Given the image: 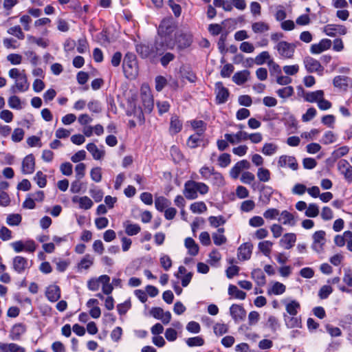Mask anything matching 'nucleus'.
<instances>
[{
  "instance_id": "obj_38",
  "label": "nucleus",
  "mask_w": 352,
  "mask_h": 352,
  "mask_svg": "<svg viewBox=\"0 0 352 352\" xmlns=\"http://www.w3.org/2000/svg\"><path fill=\"white\" fill-rule=\"evenodd\" d=\"M0 350L2 352H25V348L15 343L0 342Z\"/></svg>"
},
{
  "instance_id": "obj_9",
  "label": "nucleus",
  "mask_w": 352,
  "mask_h": 352,
  "mask_svg": "<svg viewBox=\"0 0 352 352\" xmlns=\"http://www.w3.org/2000/svg\"><path fill=\"white\" fill-rule=\"evenodd\" d=\"M323 32L331 37L338 35H344L346 33V28L342 25L328 24L322 28Z\"/></svg>"
},
{
  "instance_id": "obj_35",
  "label": "nucleus",
  "mask_w": 352,
  "mask_h": 352,
  "mask_svg": "<svg viewBox=\"0 0 352 352\" xmlns=\"http://www.w3.org/2000/svg\"><path fill=\"white\" fill-rule=\"evenodd\" d=\"M284 320L287 328H300L302 327L301 319L296 316L284 315Z\"/></svg>"
},
{
  "instance_id": "obj_57",
  "label": "nucleus",
  "mask_w": 352,
  "mask_h": 352,
  "mask_svg": "<svg viewBox=\"0 0 352 352\" xmlns=\"http://www.w3.org/2000/svg\"><path fill=\"white\" fill-rule=\"evenodd\" d=\"M214 333L217 336H221L228 331V327L224 323H215L213 326Z\"/></svg>"
},
{
  "instance_id": "obj_17",
  "label": "nucleus",
  "mask_w": 352,
  "mask_h": 352,
  "mask_svg": "<svg viewBox=\"0 0 352 352\" xmlns=\"http://www.w3.org/2000/svg\"><path fill=\"white\" fill-rule=\"evenodd\" d=\"M250 167V164L248 161L245 160H241L236 163L234 166L230 169V175L233 179H236L243 170L248 169Z\"/></svg>"
},
{
  "instance_id": "obj_44",
  "label": "nucleus",
  "mask_w": 352,
  "mask_h": 352,
  "mask_svg": "<svg viewBox=\"0 0 352 352\" xmlns=\"http://www.w3.org/2000/svg\"><path fill=\"white\" fill-rule=\"evenodd\" d=\"M94 258L91 254H85L78 263V269L88 270L94 264Z\"/></svg>"
},
{
  "instance_id": "obj_5",
  "label": "nucleus",
  "mask_w": 352,
  "mask_h": 352,
  "mask_svg": "<svg viewBox=\"0 0 352 352\" xmlns=\"http://www.w3.org/2000/svg\"><path fill=\"white\" fill-rule=\"evenodd\" d=\"M175 29V23L172 19H164L160 23L158 28V34L162 39L166 41Z\"/></svg>"
},
{
  "instance_id": "obj_28",
  "label": "nucleus",
  "mask_w": 352,
  "mask_h": 352,
  "mask_svg": "<svg viewBox=\"0 0 352 352\" xmlns=\"http://www.w3.org/2000/svg\"><path fill=\"white\" fill-rule=\"evenodd\" d=\"M86 148L96 160H100L103 159L105 155L104 150L99 148L94 143L87 144Z\"/></svg>"
},
{
  "instance_id": "obj_53",
  "label": "nucleus",
  "mask_w": 352,
  "mask_h": 352,
  "mask_svg": "<svg viewBox=\"0 0 352 352\" xmlns=\"http://www.w3.org/2000/svg\"><path fill=\"white\" fill-rule=\"evenodd\" d=\"M221 259L220 252L217 250H213L208 255V263L212 266H217Z\"/></svg>"
},
{
  "instance_id": "obj_30",
  "label": "nucleus",
  "mask_w": 352,
  "mask_h": 352,
  "mask_svg": "<svg viewBox=\"0 0 352 352\" xmlns=\"http://www.w3.org/2000/svg\"><path fill=\"white\" fill-rule=\"evenodd\" d=\"M8 104L10 109L21 110L25 107L26 102L22 100L19 96L14 94L8 98Z\"/></svg>"
},
{
  "instance_id": "obj_55",
  "label": "nucleus",
  "mask_w": 352,
  "mask_h": 352,
  "mask_svg": "<svg viewBox=\"0 0 352 352\" xmlns=\"http://www.w3.org/2000/svg\"><path fill=\"white\" fill-rule=\"evenodd\" d=\"M270 172L268 169L263 167L258 168L256 175L259 181L262 182H269L270 179Z\"/></svg>"
},
{
  "instance_id": "obj_13",
  "label": "nucleus",
  "mask_w": 352,
  "mask_h": 352,
  "mask_svg": "<svg viewBox=\"0 0 352 352\" xmlns=\"http://www.w3.org/2000/svg\"><path fill=\"white\" fill-rule=\"evenodd\" d=\"M136 51L142 58H148L152 60L155 58L153 44L137 45Z\"/></svg>"
},
{
  "instance_id": "obj_7",
  "label": "nucleus",
  "mask_w": 352,
  "mask_h": 352,
  "mask_svg": "<svg viewBox=\"0 0 352 352\" xmlns=\"http://www.w3.org/2000/svg\"><path fill=\"white\" fill-rule=\"evenodd\" d=\"M278 166L280 168H289L292 170H296L298 168V164L294 156L283 155L278 159Z\"/></svg>"
},
{
  "instance_id": "obj_25",
  "label": "nucleus",
  "mask_w": 352,
  "mask_h": 352,
  "mask_svg": "<svg viewBox=\"0 0 352 352\" xmlns=\"http://www.w3.org/2000/svg\"><path fill=\"white\" fill-rule=\"evenodd\" d=\"M282 302L285 305L286 311L289 316H296L300 308V303L296 300H283Z\"/></svg>"
},
{
  "instance_id": "obj_19",
  "label": "nucleus",
  "mask_w": 352,
  "mask_h": 352,
  "mask_svg": "<svg viewBox=\"0 0 352 352\" xmlns=\"http://www.w3.org/2000/svg\"><path fill=\"white\" fill-rule=\"evenodd\" d=\"M331 45V40L328 38H323L318 43L313 44L310 47V52L312 54H320L322 52L329 49Z\"/></svg>"
},
{
  "instance_id": "obj_15",
  "label": "nucleus",
  "mask_w": 352,
  "mask_h": 352,
  "mask_svg": "<svg viewBox=\"0 0 352 352\" xmlns=\"http://www.w3.org/2000/svg\"><path fill=\"white\" fill-rule=\"evenodd\" d=\"M252 245L250 243L241 244L237 251L238 258L241 261L249 260L252 255Z\"/></svg>"
},
{
  "instance_id": "obj_27",
  "label": "nucleus",
  "mask_w": 352,
  "mask_h": 352,
  "mask_svg": "<svg viewBox=\"0 0 352 352\" xmlns=\"http://www.w3.org/2000/svg\"><path fill=\"white\" fill-rule=\"evenodd\" d=\"M230 313L232 318L236 321L242 320L245 317V311L239 305L234 304L230 307Z\"/></svg>"
},
{
  "instance_id": "obj_26",
  "label": "nucleus",
  "mask_w": 352,
  "mask_h": 352,
  "mask_svg": "<svg viewBox=\"0 0 352 352\" xmlns=\"http://www.w3.org/2000/svg\"><path fill=\"white\" fill-rule=\"evenodd\" d=\"M269 65H273L274 69L279 68V66L274 63L268 52L264 51L258 54L255 58V63L261 65L267 63Z\"/></svg>"
},
{
  "instance_id": "obj_64",
  "label": "nucleus",
  "mask_w": 352,
  "mask_h": 352,
  "mask_svg": "<svg viewBox=\"0 0 352 352\" xmlns=\"http://www.w3.org/2000/svg\"><path fill=\"white\" fill-rule=\"evenodd\" d=\"M7 32L9 34H11L12 36H16L17 38L19 39H21V40H23L25 38V34L24 33L22 32V30L20 26L19 25H16V26H14V27H11L8 30H7Z\"/></svg>"
},
{
  "instance_id": "obj_4",
  "label": "nucleus",
  "mask_w": 352,
  "mask_h": 352,
  "mask_svg": "<svg viewBox=\"0 0 352 352\" xmlns=\"http://www.w3.org/2000/svg\"><path fill=\"white\" fill-rule=\"evenodd\" d=\"M10 246L16 253H19L23 251L32 253L36 249V245L32 239L16 241L11 243Z\"/></svg>"
},
{
  "instance_id": "obj_2",
  "label": "nucleus",
  "mask_w": 352,
  "mask_h": 352,
  "mask_svg": "<svg viewBox=\"0 0 352 352\" xmlns=\"http://www.w3.org/2000/svg\"><path fill=\"white\" fill-rule=\"evenodd\" d=\"M123 71L128 78H134L138 72V64L135 56L128 53L125 55L123 60Z\"/></svg>"
},
{
  "instance_id": "obj_32",
  "label": "nucleus",
  "mask_w": 352,
  "mask_h": 352,
  "mask_svg": "<svg viewBox=\"0 0 352 352\" xmlns=\"http://www.w3.org/2000/svg\"><path fill=\"white\" fill-rule=\"evenodd\" d=\"M351 82V78L344 76H337L333 80L334 87L342 90H346Z\"/></svg>"
},
{
  "instance_id": "obj_40",
  "label": "nucleus",
  "mask_w": 352,
  "mask_h": 352,
  "mask_svg": "<svg viewBox=\"0 0 352 352\" xmlns=\"http://www.w3.org/2000/svg\"><path fill=\"white\" fill-rule=\"evenodd\" d=\"M352 235V232L351 231H345L342 234H338L334 237V243L340 248H342L346 245L347 241L350 239L351 236Z\"/></svg>"
},
{
  "instance_id": "obj_50",
  "label": "nucleus",
  "mask_w": 352,
  "mask_h": 352,
  "mask_svg": "<svg viewBox=\"0 0 352 352\" xmlns=\"http://www.w3.org/2000/svg\"><path fill=\"white\" fill-rule=\"evenodd\" d=\"M170 205V201L164 197H158L155 200L156 209L161 212L165 210Z\"/></svg>"
},
{
  "instance_id": "obj_37",
  "label": "nucleus",
  "mask_w": 352,
  "mask_h": 352,
  "mask_svg": "<svg viewBox=\"0 0 352 352\" xmlns=\"http://www.w3.org/2000/svg\"><path fill=\"white\" fill-rule=\"evenodd\" d=\"M286 287L284 284L275 281L271 283L270 287L267 289V294L269 295H281L285 293Z\"/></svg>"
},
{
  "instance_id": "obj_42",
  "label": "nucleus",
  "mask_w": 352,
  "mask_h": 352,
  "mask_svg": "<svg viewBox=\"0 0 352 352\" xmlns=\"http://www.w3.org/2000/svg\"><path fill=\"white\" fill-rule=\"evenodd\" d=\"M250 72L248 70H243L238 72L232 76V80L238 85L244 84L248 79Z\"/></svg>"
},
{
  "instance_id": "obj_36",
  "label": "nucleus",
  "mask_w": 352,
  "mask_h": 352,
  "mask_svg": "<svg viewBox=\"0 0 352 352\" xmlns=\"http://www.w3.org/2000/svg\"><path fill=\"white\" fill-rule=\"evenodd\" d=\"M123 227L125 232L129 236H134L138 234L140 230V226L137 223H133L130 221H125L123 222Z\"/></svg>"
},
{
  "instance_id": "obj_33",
  "label": "nucleus",
  "mask_w": 352,
  "mask_h": 352,
  "mask_svg": "<svg viewBox=\"0 0 352 352\" xmlns=\"http://www.w3.org/2000/svg\"><path fill=\"white\" fill-rule=\"evenodd\" d=\"M184 246L188 250V254L192 256L198 254L199 248L195 240L191 237H187L184 240Z\"/></svg>"
},
{
  "instance_id": "obj_22",
  "label": "nucleus",
  "mask_w": 352,
  "mask_h": 352,
  "mask_svg": "<svg viewBox=\"0 0 352 352\" xmlns=\"http://www.w3.org/2000/svg\"><path fill=\"white\" fill-rule=\"evenodd\" d=\"M296 241V235L294 233H286L280 239L279 244L284 249L289 250Z\"/></svg>"
},
{
  "instance_id": "obj_48",
  "label": "nucleus",
  "mask_w": 352,
  "mask_h": 352,
  "mask_svg": "<svg viewBox=\"0 0 352 352\" xmlns=\"http://www.w3.org/2000/svg\"><path fill=\"white\" fill-rule=\"evenodd\" d=\"M203 135L195 133L191 135L187 140L186 144L190 148H195L200 145L202 142Z\"/></svg>"
},
{
  "instance_id": "obj_60",
  "label": "nucleus",
  "mask_w": 352,
  "mask_h": 352,
  "mask_svg": "<svg viewBox=\"0 0 352 352\" xmlns=\"http://www.w3.org/2000/svg\"><path fill=\"white\" fill-rule=\"evenodd\" d=\"M22 217L19 214H11L7 217L6 223L10 226H19Z\"/></svg>"
},
{
  "instance_id": "obj_18",
  "label": "nucleus",
  "mask_w": 352,
  "mask_h": 352,
  "mask_svg": "<svg viewBox=\"0 0 352 352\" xmlns=\"http://www.w3.org/2000/svg\"><path fill=\"white\" fill-rule=\"evenodd\" d=\"M192 41V36L190 32H180L176 36V43L179 48L189 47Z\"/></svg>"
},
{
  "instance_id": "obj_20",
  "label": "nucleus",
  "mask_w": 352,
  "mask_h": 352,
  "mask_svg": "<svg viewBox=\"0 0 352 352\" xmlns=\"http://www.w3.org/2000/svg\"><path fill=\"white\" fill-rule=\"evenodd\" d=\"M216 98L219 104L224 103L227 101L229 96L228 89L223 87V84L220 82H217L215 85Z\"/></svg>"
},
{
  "instance_id": "obj_24",
  "label": "nucleus",
  "mask_w": 352,
  "mask_h": 352,
  "mask_svg": "<svg viewBox=\"0 0 352 352\" xmlns=\"http://www.w3.org/2000/svg\"><path fill=\"white\" fill-rule=\"evenodd\" d=\"M323 96H324V93L322 90L303 92L304 100L311 103L316 102L318 104Z\"/></svg>"
},
{
  "instance_id": "obj_8",
  "label": "nucleus",
  "mask_w": 352,
  "mask_h": 352,
  "mask_svg": "<svg viewBox=\"0 0 352 352\" xmlns=\"http://www.w3.org/2000/svg\"><path fill=\"white\" fill-rule=\"evenodd\" d=\"M31 266L28 258L21 256H16L12 260V267L18 274H23Z\"/></svg>"
},
{
  "instance_id": "obj_23",
  "label": "nucleus",
  "mask_w": 352,
  "mask_h": 352,
  "mask_svg": "<svg viewBox=\"0 0 352 352\" xmlns=\"http://www.w3.org/2000/svg\"><path fill=\"white\" fill-rule=\"evenodd\" d=\"M72 201L74 204H78L79 208L83 210L90 209L94 204L91 199L87 196L79 197L75 195L72 198Z\"/></svg>"
},
{
  "instance_id": "obj_56",
  "label": "nucleus",
  "mask_w": 352,
  "mask_h": 352,
  "mask_svg": "<svg viewBox=\"0 0 352 352\" xmlns=\"http://www.w3.org/2000/svg\"><path fill=\"white\" fill-rule=\"evenodd\" d=\"M294 88L292 86H287L276 91L277 95L283 99H286L294 94Z\"/></svg>"
},
{
  "instance_id": "obj_62",
  "label": "nucleus",
  "mask_w": 352,
  "mask_h": 352,
  "mask_svg": "<svg viewBox=\"0 0 352 352\" xmlns=\"http://www.w3.org/2000/svg\"><path fill=\"white\" fill-rule=\"evenodd\" d=\"M231 156L230 154L224 153L218 157V165L221 168L227 167L231 162Z\"/></svg>"
},
{
  "instance_id": "obj_61",
  "label": "nucleus",
  "mask_w": 352,
  "mask_h": 352,
  "mask_svg": "<svg viewBox=\"0 0 352 352\" xmlns=\"http://www.w3.org/2000/svg\"><path fill=\"white\" fill-rule=\"evenodd\" d=\"M102 168L100 167H94L90 170V177L94 182L98 183L102 180Z\"/></svg>"
},
{
  "instance_id": "obj_52",
  "label": "nucleus",
  "mask_w": 352,
  "mask_h": 352,
  "mask_svg": "<svg viewBox=\"0 0 352 352\" xmlns=\"http://www.w3.org/2000/svg\"><path fill=\"white\" fill-rule=\"evenodd\" d=\"M228 294L239 300H244L246 294L239 290L235 285H230L228 287Z\"/></svg>"
},
{
  "instance_id": "obj_63",
  "label": "nucleus",
  "mask_w": 352,
  "mask_h": 352,
  "mask_svg": "<svg viewBox=\"0 0 352 352\" xmlns=\"http://www.w3.org/2000/svg\"><path fill=\"white\" fill-rule=\"evenodd\" d=\"M252 276L258 285H263L265 283V277L261 270H255L252 272Z\"/></svg>"
},
{
  "instance_id": "obj_47",
  "label": "nucleus",
  "mask_w": 352,
  "mask_h": 352,
  "mask_svg": "<svg viewBox=\"0 0 352 352\" xmlns=\"http://www.w3.org/2000/svg\"><path fill=\"white\" fill-rule=\"evenodd\" d=\"M224 231L223 228H220L217 230V232L212 233V239L216 245H221L226 243L227 239L223 235Z\"/></svg>"
},
{
  "instance_id": "obj_41",
  "label": "nucleus",
  "mask_w": 352,
  "mask_h": 352,
  "mask_svg": "<svg viewBox=\"0 0 352 352\" xmlns=\"http://www.w3.org/2000/svg\"><path fill=\"white\" fill-rule=\"evenodd\" d=\"M270 25L264 21H256L252 24V30L255 34H263L270 30Z\"/></svg>"
},
{
  "instance_id": "obj_43",
  "label": "nucleus",
  "mask_w": 352,
  "mask_h": 352,
  "mask_svg": "<svg viewBox=\"0 0 352 352\" xmlns=\"http://www.w3.org/2000/svg\"><path fill=\"white\" fill-rule=\"evenodd\" d=\"M195 133L204 135L206 129V124L202 120H193L188 122Z\"/></svg>"
},
{
  "instance_id": "obj_45",
  "label": "nucleus",
  "mask_w": 352,
  "mask_h": 352,
  "mask_svg": "<svg viewBox=\"0 0 352 352\" xmlns=\"http://www.w3.org/2000/svg\"><path fill=\"white\" fill-rule=\"evenodd\" d=\"M274 243L270 241H263L258 244V250L267 257H270Z\"/></svg>"
},
{
  "instance_id": "obj_11",
  "label": "nucleus",
  "mask_w": 352,
  "mask_h": 352,
  "mask_svg": "<svg viewBox=\"0 0 352 352\" xmlns=\"http://www.w3.org/2000/svg\"><path fill=\"white\" fill-rule=\"evenodd\" d=\"M30 84L28 81L27 76L14 82L10 88V93L16 94L18 93H24L29 89Z\"/></svg>"
},
{
  "instance_id": "obj_14",
  "label": "nucleus",
  "mask_w": 352,
  "mask_h": 352,
  "mask_svg": "<svg viewBox=\"0 0 352 352\" xmlns=\"http://www.w3.org/2000/svg\"><path fill=\"white\" fill-rule=\"evenodd\" d=\"M338 168L348 182H352V166L346 160H341L338 162Z\"/></svg>"
},
{
  "instance_id": "obj_34",
  "label": "nucleus",
  "mask_w": 352,
  "mask_h": 352,
  "mask_svg": "<svg viewBox=\"0 0 352 352\" xmlns=\"http://www.w3.org/2000/svg\"><path fill=\"white\" fill-rule=\"evenodd\" d=\"M26 328L23 324H14L10 330V338L12 340H19L21 336L25 332Z\"/></svg>"
},
{
  "instance_id": "obj_59",
  "label": "nucleus",
  "mask_w": 352,
  "mask_h": 352,
  "mask_svg": "<svg viewBox=\"0 0 352 352\" xmlns=\"http://www.w3.org/2000/svg\"><path fill=\"white\" fill-rule=\"evenodd\" d=\"M186 343L190 347L201 346L204 344V340L201 336H195L188 338Z\"/></svg>"
},
{
  "instance_id": "obj_10",
  "label": "nucleus",
  "mask_w": 352,
  "mask_h": 352,
  "mask_svg": "<svg viewBox=\"0 0 352 352\" xmlns=\"http://www.w3.org/2000/svg\"><path fill=\"white\" fill-rule=\"evenodd\" d=\"M304 64L307 72L313 73L316 72L320 75L322 74L324 68L320 63L311 57H306L304 60Z\"/></svg>"
},
{
  "instance_id": "obj_6",
  "label": "nucleus",
  "mask_w": 352,
  "mask_h": 352,
  "mask_svg": "<svg viewBox=\"0 0 352 352\" xmlns=\"http://www.w3.org/2000/svg\"><path fill=\"white\" fill-rule=\"evenodd\" d=\"M295 45L286 41L278 42L275 49L278 51L279 55L284 58H292L295 51Z\"/></svg>"
},
{
  "instance_id": "obj_12",
  "label": "nucleus",
  "mask_w": 352,
  "mask_h": 352,
  "mask_svg": "<svg viewBox=\"0 0 352 352\" xmlns=\"http://www.w3.org/2000/svg\"><path fill=\"white\" fill-rule=\"evenodd\" d=\"M35 170V159L32 154L28 155L22 161L21 172L24 175H30Z\"/></svg>"
},
{
  "instance_id": "obj_21",
  "label": "nucleus",
  "mask_w": 352,
  "mask_h": 352,
  "mask_svg": "<svg viewBox=\"0 0 352 352\" xmlns=\"http://www.w3.org/2000/svg\"><path fill=\"white\" fill-rule=\"evenodd\" d=\"M224 137L231 144H236L246 140L247 132L239 131L236 133H226Z\"/></svg>"
},
{
  "instance_id": "obj_29",
  "label": "nucleus",
  "mask_w": 352,
  "mask_h": 352,
  "mask_svg": "<svg viewBox=\"0 0 352 352\" xmlns=\"http://www.w3.org/2000/svg\"><path fill=\"white\" fill-rule=\"evenodd\" d=\"M45 295L51 302L57 301L60 297V289L56 285H51L47 287Z\"/></svg>"
},
{
  "instance_id": "obj_58",
  "label": "nucleus",
  "mask_w": 352,
  "mask_h": 352,
  "mask_svg": "<svg viewBox=\"0 0 352 352\" xmlns=\"http://www.w3.org/2000/svg\"><path fill=\"white\" fill-rule=\"evenodd\" d=\"M210 225L213 228H218L226 223V219L222 216H210L208 217Z\"/></svg>"
},
{
  "instance_id": "obj_16",
  "label": "nucleus",
  "mask_w": 352,
  "mask_h": 352,
  "mask_svg": "<svg viewBox=\"0 0 352 352\" xmlns=\"http://www.w3.org/2000/svg\"><path fill=\"white\" fill-rule=\"evenodd\" d=\"M153 45L154 47L155 57L157 58L158 56L162 55L166 49H172L174 46V43L167 42L166 40L164 41V39L160 38V40H157Z\"/></svg>"
},
{
  "instance_id": "obj_3",
  "label": "nucleus",
  "mask_w": 352,
  "mask_h": 352,
  "mask_svg": "<svg viewBox=\"0 0 352 352\" xmlns=\"http://www.w3.org/2000/svg\"><path fill=\"white\" fill-rule=\"evenodd\" d=\"M327 243L326 233L323 230L315 232L312 235L311 249L317 254H322L324 252Z\"/></svg>"
},
{
  "instance_id": "obj_1",
  "label": "nucleus",
  "mask_w": 352,
  "mask_h": 352,
  "mask_svg": "<svg viewBox=\"0 0 352 352\" xmlns=\"http://www.w3.org/2000/svg\"><path fill=\"white\" fill-rule=\"evenodd\" d=\"M208 191L209 187L206 184L189 180L184 184L183 193L186 199L191 200L197 199L198 194L204 195Z\"/></svg>"
},
{
  "instance_id": "obj_54",
  "label": "nucleus",
  "mask_w": 352,
  "mask_h": 352,
  "mask_svg": "<svg viewBox=\"0 0 352 352\" xmlns=\"http://www.w3.org/2000/svg\"><path fill=\"white\" fill-rule=\"evenodd\" d=\"M190 209L193 213L201 214L207 210V206L203 201H197L190 205Z\"/></svg>"
},
{
  "instance_id": "obj_39",
  "label": "nucleus",
  "mask_w": 352,
  "mask_h": 352,
  "mask_svg": "<svg viewBox=\"0 0 352 352\" xmlns=\"http://www.w3.org/2000/svg\"><path fill=\"white\" fill-rule=\"evenodd\" d=\"M278 146L274 142H265L261 151L265 156H272L277 153Z\"/></svg>"
},
{
  "instance_id": "obj_49",
  "label": "nucleus",
  "mask_w": 352,
  "mask_h": 352,
  "mask_svg": "<svg viewBox=\"0 0 352 352\" xmlns=\"http://www.w3.org/2000/svg\"><path fill=\"white\" fill-rule=\"evenodd\" d=\"M182 129V123L177 116H172L170 124V133L176 134Z\"/></svg>"
},
{
  "instance_id": "obj_31",
  "label": "nucleus",
  "mask_w": 352,
  "mask_h": 352,
  "mask_svg": "<svg viewBox=\"0 0 352 352\" xmlns=\"http://www.w3.org/2000/svg\"><path fill=\"white\" fill-rule=\"evenodd\" d=\"M278 221L283 225L289 226H294L296 225V219L294 215L287 210H283L279 214Z\"/></svg>"
},
{
  "instance_id": "obj_51",
  "label": "nucleus",
  "mask_w": 352,
  "mask_h": 352,
  "mask_svg": "<svg viewBox=\"0 0 352 352\" xmlns=\"http://www.w3.org/2000/svg\"><path fill=\"white\" fill-rule=\"evenodd\" d=\"M25 70H21L18 68H12L8 71V76L14 80V82L26 76Z\"/></svg>"
},
{
  "instance_id": "obj_46",
  "label": "nucleus",
  "mask_w": 352,
  "mask_h": 352,
  "mask_svg": "<svg viewBox=\"0 0 352 352\" xmlns=\"http://www.w3.org/2000/svg\"><path fill=\"white\" fill-rule=\"evenodd\" d=\"M100 280H101V285H102V289L103 293L105 294H107V295L110 294L113 289V287L109 283L110 282L109 276L107 275H101Z\"/></svg>"
}]
</instances>
